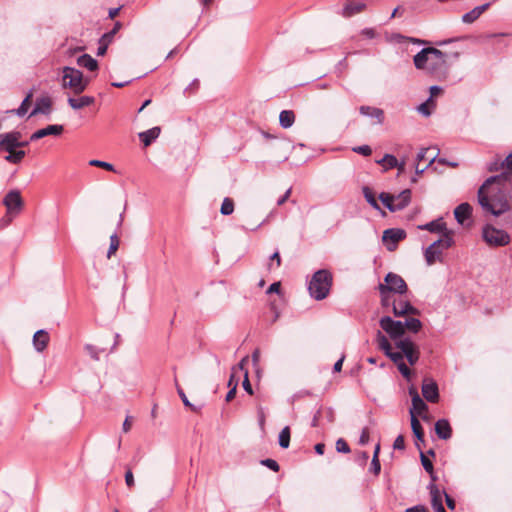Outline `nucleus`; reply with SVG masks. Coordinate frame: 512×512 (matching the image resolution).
Segmentation results:
<instances>
[{
	"label": "nucleus",
	"mask_w": 512,
	"mask_h": 512,
	"mask_svg": "<svg viewBox=\"0 0 512 512\" xmlns=\"http://www.w3.org/2000/svg\"><path fill=\"white\" fill-rule=\"evenodd\" d=\"M85 350L90 355V357L96 361L100 359V353L103 352V350L98 349L97 347L91 344L85 345Z\"/></svg>",
	"instance_id": "nucleus-48"
},
{
	"label": "nucleus",
	"mask_w": 512,
	"mask_h": 512,
	"mask_svg": "<svg viewBox=\"0 0 512 512\" xmlns=\"http://www.w3.org/2000/svg\"><path fill=\"white\" fill-rule=\"evenodd\" d=\"M362 192H363V195L366 199V201L371 205V207H373L374 209H377L379 210L380 209V206L376 200V197H375V194L374 192L372 191V189L368 186H364L362 188Z\"/></svg>",
	"instance_id": "nucleus-39"
},
{
	"label": "nucleus",
	"mask_w": 512,
	"mask_h": 512,
	"mask_svg": "<svg viewBox=\"0 0 512 512\" xmlns=\"http://www.w3.org/2000/svg\"><path fill=\"white\" fill-rule=\"evenodd\" d=\"M279 122L282 128H290L295 122V113L292 110L281 111L279 115Z\"/></svg>",
	"instance_id": "nucleus-33"
},
{
	"label": "nucleus",
	"mask_w": 512,
	"mask_h": 512,
	"mask_svg": "<svg viewBox=\"0 0 512 512\" xmlns=\"http://www.w3.org/2000/svg\"><path fill=\"white\" fill-rule=\"evenodd\" d=\"M411 428H412V432L416 438L415 445L417 446L418 449H421L420 442L421 443L424 442V431H423L420 421L418 420V418L415 415H412V417H411Z\"/></svg>",
	"instance_id": "nucleus-30"
},
{
	"label": "nucleus",
	"mask_w": 512,
	"mask_h": 512,
	"mask_svg": "<svg viewBox=\"0 0 512 512\" xmlns=\"http://www.w3.org/2000/svg\"><path fill=\"white\" fill-rule=\"evenodd\" d=\"M420 450V458H421V463H422V466L423 468L425 469L426 472H428L429 474H433V469H434V466H433V463L431 462V460L427 457V455H425L421 449Z\"/></svg>",
	"instance_id": "nucleus-47"
},
{
	"label": "nucleus",
	"mask_w": 512,
	"mask_h": 512,
	"mask_svg": "<svg viewBox=\"0 0 512 512\" xmlns=\"http://www.w3.org/2000/svg\"><path fill=\"white\" fill-rule=\"evenodd\" d=\"M402 325L404 331L407 329L413 333H417L422 328L421 321L414 317L406 319L404 322H402Z\"/></svg>",
	"instance_id": "nucleus-36"
},
{
	"label": "nucleus",
	"mask_w": 512,
	"mask_h": 512,
	"mask_svg": "<svg viewBox=\"0 0 512 512\" xmlns=\"http://www.w3.org/2000/svg\"><path fill=\"white\" fill-rule=\"evenodd\" d=\"M443 495L445 497V502H446L447 507L450 510H454L456 507V501L449 494H447V492L445 490H443Z\"/></svg>",
	"instance_id": "nucleus-63"
},
{
	"label": "nucleus",
	"mask_w": 512,
	"mask_h": 512,
	"mask_svg": "<svg viewBox=\"0 0 512 512\" xmlns=\"http://www.w3.org/2000/svg\"><path fill=\"white\" fill-rule=\"evenodd\" d=\"M119 244H120V240H119V237H118L117 233H113L110 236V246H109V249H108V252H107V257L108 258H111V256L116 253V251L119 248Z\"/></svg>",
	"instance_id": "nucleus-44"
},
{
	"label": "nucleus",
	"mask_w": 512,
	"mask_h": 512,
	"mask_svg": "<svg viewBox=\"0 0 512 512\" xmlns=\"http://www.w3.org/2000/svg\"><path fill=\"white\" fill-rule=\"evenodd\" d=\"M387 357L390 358V360L395 363L396 365H398L399 363L403 362V354L400 351H397V352H394L392 351V349L390 351H388L386 354H385Z\"/></svg>",
	"instance_id": "nucleus-50"
},
{
	"label": "nucleus",
	"mask_w": 512,
	"mask_h": 512,
	"mask_svg": "<svg viewBox=\"0 0 512 512\" xmlns=\"http://www.w3.org/2000/svg\"><path fill=\"white\" fill-rule=\"evenodd\" d=\"M50 336L46 330H38L33 336V345L38 352H42L47 348Z\"/></svg>",
	"instance_id": "nucleus-23"
},
{
	"label": "nucleus",
	"mask_w": 512,
	"mask_h": 512,
	"mask_svg": "<svg viewBox=\"0 0 512 512\" xmlns=\"http://www.w3.org/2000/svg\"><path fill=\"white\" fill-rule=\"evenodd\" d=\"M392 312L395 317H402L405 315H419L420 311L414 307L408 300H393Z\"/></svg>",
	"instance_id": "nucleus-11"
},
{
	"label": "nucleus",
	"mask_w": 512,
	"mask_h": 512,
	"mask_svg": "<svg viewBox=\"0 0 512 512\" xmlns=\"http://www.w3.org/2000/svg\"><path fill=\"white\" fill-rule=\"evenodd\" d=\"M62 81V86L64 88H70L76 95L84 92L88 86V80L83 78L82 72L68 66L63 69Z\"/></svg>",
	"instance_id": "nucleus-4"
},
{
	"label": "nucleus",
	"mask_w": 512,
	"mask_h": 512,
	"mask_svg": "<svg viewBox=\"0 0 512 512\" xmlns=\"http://www.w3.org/2000/svg\"><path fill=\"white\" fill-rule=\"evenodd\" d=\"M200 87V81L198 79H194L185 89V93L188 95L194 94Z\"/></svg>",
	"instance_id": "nucleus-59"
},
{
	"label": "nucleus",
	"mask_w": 512,
	"mask_h": 512,
	"mask_svg": "<svg viewBox=\"0 0 512 512\" xmlns=\"http://www.w3.org/2000/svg\"><path fill=\"white\" fill-rule=\"evenodd\" d=\"M26 156V152L24 150H13V152H9L8 155L4 157V159L12 164H19Z\"/></svg>",
	"instance_id": "nucleus-38"
},
{
	"label": "nucleus",
	"mask_w": 512,
	"mask_h": 512,
	"mask_svg": "<svg viewBox=\"0 0 512 512\" xmlns=\"http://www.w3.org/2000/svg\"><path fill=\"white\" fill-rule=\"evenodd\" d=\"M379 199L390 212H396L404 209L403 204H395L394 195H391L390 193L381 192L379 194Z\"/></svg>",
	"instance_id": "nucleus-28"
},
{
	"label": "nucleus",
	"mask_w": 512,
	"mask_h": 512,
	"mask_svg": "<svg viewBox=\"0 0 512 512\" xmlns=\"http://www.w3.org/2000/svg\"><path fill=\"white\" fill-rule=\"evenodd\" d=\"M427 489L429 490L430 496H431V505L433 508L442 505V496L443 491H440L438 486L434 483H429L427 486Z\"/></svg>",
	"instance_id": "nucleus-31"
},
{
	"label": "nucleus",
	"mask_w": 512,
	"mask_h": 512,
	"mask_svg": "<svg viewBox=\"0 0 512 512\" xmlns=\"http://www.w3.org/2000/svg\"><path fill=\"white\" fill-rule=\"evenodd\" d=\"M161 129L160 127H153L151 129H148L144 132L139 133V139L143 143L145 147L152 144L153 141H155L159 135H160Z\"/></svg>",
	"instance_id": "nucleus-29"
},
{
	"label": "nucleus",
	"mask_w": 512,
	"mask_h": 512,
	"mask_svg": "<svg viewBox=\"0 0 512 512\" xmlns=\"http://www.w3.org/2000/svg\"><path fill=\"white\" fill-rule=\"evenodd\" d=\"M409 393L412 397V407L410 409V415H422V413L428 410L427 404L419 396L418 392L414 388H410Z\"/></svg>",
	"instance_id": "nucleus-16"
},
{
	"label": "nucleus",
	"mask_w": 512,
	"mask_h": 512,
	"mask_svg": "<svg viewBox=\"0 0 512 512\" xmlns=\"http://www.w3.org/2000/svg\"><path fill=\"white\" fill-rule=\"evenodd\" d=\"M490 5L491 4L488 2L483 5L476 6L462 16V21L466 24L475 22L490 7Z\"/></svg>",
	"instance_id": "nucleus-25"
},
{
	"label": "nucleus",
	"mask_w": 512,
	"mask_h": 512,
	"mask_svg": "<svg viewBox=\"0 0 512 512\" xmlns=\"http://www.w3.org/2000/svg\"><path fill=\"white\" fill-rule=\"evenodd\" d=\"M472 216V206L467 203L459 204L454 210V217L460 225H464Z\"/></svg>",
	"instance_id": "nucleus-19"
},
{
	"label": "nucleus",
	"mask_w": 512,
	"mask_h": 512,
	"mask_svg": "<svg viewBox=\"0 0 512 512\" xmlns=\"http://www.w3.org/2000/svg\"><path fill=\"white\" fill-rule=\"evenodd\" d=\"M64 128L62 125L54 124V125H48L45 128L39 129L31 134L29 141H37L39 139H42L46 136H59L62 134Z\"/></svg>",
	"instance_id": "nucleus-14"
},
{
	"label": "nucleus",
	"mask_w": 512,
	"mask_h": 512,
	"mask_svg": "<svg viewBox=\"0 0 512 512\" xmlns=\"http://www.w3.org/2000/svg\"><path fill=\"white\" fill-rule=\"evenodd\" d=\"M432 102H433L432 98L429 97L425 103H422L418 106V111L424 116H429L431 114V110L429 108V103H432Z\"/></svg>",
	"instance_id": "nucleus-57"
},
{
	"label": "nucleus",
	"mask_w": 512,
	"mask_h": 512,
	"mask_svg": "<svg viewBox=\"0 0 512 512\" xmlns=\"http://www.w3.org/2000/svg\"><path fill=\"white\" fill-rule=\"evenodd\" d=\"M332 283L333 275L329 270L316 271L308 284L310 296L318 301L325 299L329 295Z\"/></svg>",
	"instance_id": "nucleus-2"
},
{
	"label": "nucleus",
	"mask_w": 512,
	"mask_h": 512,
	"mask_svg": "<svg viewBox=\"0 0 512 512\" xmlns=\"http://www.w3.org/2000/svg\"><path fill=\"white\" fill-rule=\"evenodd\" d=\"M486 169L489 172H496L500 169H503V164L501 163L500 159L497 158L487 163Z\"/></svg>",
	"instance_id": "nucleus-54"
},
{
	"label": "nucleus",
	"mask_w": 512,
	"mask_h": 512,
	"mask_svg": "<svg viewBox=\"0 0 512 512\" xmlns=\"http://www.w3.org/2000/svg\"><path fill=\"white\" fill-rule=\"evenodd\" d=\"M352 151L357 154L366 156V157L370 156L372 154V148L369 145H361V146L353 147Z\"/></svg>",
	"instance_id": "nucleus-52"
},
{
	"label": "nucleus",
	"mask_w": 512,
	"mask_h": 512,
	"mask_svg": "<svg viewBox=\"0 0 512 512\" xmlns=\"http://www.w3.org/2000/svg\"><path fill=\"white\" fill-rule=\"evenodd\" d=\"M428 48V53L430 54V58H433V59H454V60H457L460 56V53L459 52H454L452 54H447L435 47H427Z\"/></svg>",
	"instance_id": "nucleus-34"
},
{
	"label": "nucleus",
	"mask_w": 512,
	"mask_h": 512,
	"mask_svg": "<svg viewBox=\"0 0 512 512\" xmlns=\"http://www.w3.org/2000/svg\"><path fill=\"white\" fill-rule=\"evenodd\" d=\"M510 176L507 172H502L497 175H493L488 177L483 184L479 187L478 190H488L489 188H493L492 185L496 184V187H503L504 184L509 180Z\"/></svg>",
	"instance_id": "nucleus-17"
},
{
	"label": "nucleus",
	"mask_w": 512,
	"mask_h": 512,
	"mask_svg": "<svg viewBox=\"0 0 512 512\" xmlns=\"http://www.w3.org/2000/svg\"><path fill=\"white\" fill-rule=\"evenodd\" d=\"M32 97H33V91L31 90L28 92L26 97L23 99L21 105L16 110H13V112H15L16 115L23 117L28 111V108L31 104Z\"/></svg>",
	"instance_id": "nucleus-37"
},
{
	"label": "nucleus",
	"mask_w": 512,
	"mask_h": 512,
	"mask_svg": "<svg viewBox=\"0 0 512 512\" xmlns=\"http://www.w3.org/2000/svg\"><path fill=\"white\" fill-rule=\"evenodd\" d=\"M397 368L399 370V372L401 373V375L403 377H405L407 380L410 379V376H411V370L410 368L405 364V362H401L397 365Z\"/></svg>",
	"instance_id": "nucleus-58"
},
{
	"label": "nucleus",
	"mask_w": 512,
	"mask_h": 512,
	"mask_svg": "<svg viewBox=\"0 0 512 512\" xmlns=\"http://www.w3.org/2000/svg\"><path fill=\"white\" fill-rule=\"evenodd\" d=\"M234 211V201L233 199L229 198V197H225L223 199V202H222V205H221V208H220V212L222 215H225V216H228V215H231Z\"/></svg>",
	"instance_id": "nucleus-43"
},
{
	"label": "nucleus",
	"mask_w": 512,
	"mask_h": 512,
	"mask_svg": "<svg viewBox=\"0 0 512 512\" xmlns=\"http://www.w3.org/2000/svg\"><path fill=\"white\" fill-rule=\"evenodd\" d=\"M405 512H429L427 507L424 505H415L413 507H409L405 510Z\"/></svg>",
	"instance_id": "nucleus-64"
},
{
	"label": "nucleus",
	"mask_w": 512,
	"mask_h": 512,
	"mask_svg": "<svg viewBox=\"0 0 512 512\" xmlns=\"http://www.w3.org/2000/svg\"><path fill=\"white\" fill-rule=\"evenodd\" d=\"M366 8V4L360 0H347L343 7V16L351 17L362 12Z\"/></svg>",
	"instance_id": "nucleus-22"
},
{
	"label": "nucleus",
	"mask_w": 512,
	"mask_h": 512,
	"mask_svg": "<svg viewBox=\"0 0 512 512\" xmlns=\"http://www.w3.org/2000/svg\"><path fill=\"white\" fill-rule=\"evenodd\" d=\"M260 464L269 468L273 472H278L280 470V466H279L278 462L274 459H270V458L263 459L260 461Z\"/></svg>",
	"instance_id": "nucleus-49"
},
{
	"label": "nucleus",
	"mask_w": 512,
	"mask_h": 512,
	"mask_svg": "<svg viewBox=\"0 0 512 512\" xmlns=\"http://www.w3.org/2000/svg\"><path fill=\"white\" fill-rule=\"evenodd\" d=\"M21 132L11 131L0 134V150L7 153L18 148V139H21Z\"/></svg>",
	"instance_id": "nucleus-10"
},
{
	"label": "nucleus",
	"mask_w": 512,
	"mask_h": 512,
	"mask_svg": "<svg viewBox=\"0 0 512 512\" xmlns=\"http://www.w3.org/2000/svg\"><path fill=\"white\" fill-rule=\"evenodd\" d=\"M77 64L89 71H96L98 69V62L89 54H83L79 56L77 59Z\"/></svg>",
	"instance_id": "nucleus-32"
},
{
	"label": "nucleus",
	"mask_w": 512,
	"mask_h": 512,
	"mask_svg": "<svg viewBox=\"0 0 512 512\" xmlns=\"http://www.w3.org/2000/svg\"><path fill=\"white\" fill-rule=\"evenodd\" d=\"M379 325L394 340L400 339L404 335L402 321L394 320L390 316H383Z\"/></svg>",
	"instance_id": "nucleus-8"
},
{
	"label": "nucleus",
	"mask_w": 512,
	"mask_h": 512,
	"mask_svg": "<svg viewBox=\"0 0 512 512\" xmlns=\"http://www.w3.org/2000/svg\"><path fill=\"white\" fill-rule=\"evenodd\" d=\"M422 395L431 403H436L439 400V389L435 381H424L422 384Z\"/></svg>",
	"instance_id": "nucleus-15"
},
{
	"label": "nucleus",
	"mask_w": 512,
	"mask_h": 512,
	"mask_svg": "<svg viewBox=\"0 0 512 512\" xmlns=\"http://www.w3.org/2000/svg\"><path fill=\"white\" fill-rule=\"evenodd\" d=\"M503 164V169H505L504 172L509 173V176H512V153H510L505 160L501 161Z\"/></svg>",
	"instance_id": "nucleus-60"
},
{
	"label": "nucleus",
	"mask_w": 512,
	"mask_h": 512,
	"mask_svg": "<svg viewBox=\"0 0 512 512\" xmlns=\"http://www.w3.org/2000/svg\"><path fill=\"white\" fill-rule=\"evenodd\" d=\"M437 158V153H433L431 148H423L417 154V161H428V164L425 168H427L430 164H432Z\"/></svg>",
	"instance_id": "nucleus-35"
},
{
	"label": "nucleus",
	"mask_w": 512,
	"mask_h": 512,
	"mask_svg": "<svg viewBox=\"0 0 512 512\" xmlns=\"http://www.w3.org/2000/svg\"><path fill=\"white\" fill-rule=\"evenodd\" d=\"M370 471L375 475L378 476L381 471V464L379 458H376V456L372 457L371 465H370Z\"/></svg>",
	"instance_id": "nucleus-56"
},
{
	"label": "nucleus",
	"mask_w": 512,
	"mask_h": 512,
	"mask_svg": "<svg viewBox=\"0 0 512 512\" xmlns=\"http://www.w3.org/2000/svg\"><path fill=\"white\" fill-rule=\"evenodd\" d=\"M396 347L401 350L403 358L406 357L410 365L416 364L419 360V349L410 338L400 339L396 342Z\"/></svg>",
	"instance_id": "nucleus-7"
},
{
	"label": "nucleus",
	"mask_w": 512,
	"mask_h": 512,
	"mask_svg": "<svg viewBox=\"0 0 512 512\" xmlns=\"http://www.w3.org/2000/svg\"><path fill=\"white\" fill-rule=\"evenodd\" d=\"M406 238V232L405 230L401 229V228H389V229H386L384 232H383V241L385 243H387V249L389 251H393L395 246L391 247L389 242H391L392 244H396L398 243L399 241L401 240H404Z\"/></svg>",
	"instance_id": "nucleus-13"
},
{
	"label": "nucleus",
	"mask_w": 512,
	"mask_h": 512,
	"mask_svg": "<svg viewBox=\"0 0 512 512\" xmlns=\"http://www.w3.org/2000/svg\"><path fill=\"white\" fill-rule=\"evenodd\" d=\"M380 298H381V306L383 308L392 307L393 299H392L390 293L383 292V294H380Z\"/></svg>",
	"instance_id": "nucleus-55"
},
{
	"label": "nucleus",
	"mask_w": 512,
	"mask_h": 512,
	"mask_svg": "<svg viewBox=\"0 0 512 512\" xmlns=\"http://www.w3.org/2000/svg\"><path fill=\"white\" fill-rule=\"evenodd\" d=\"M393 448L396 450L405 449V440L403 435H398L393 443Z\"/></svg>",
	"instance_id": "nucleus-62"
},
{
	"label": "nucleus",
	"mask_w": 512,
	"mask_h": 512,
	"mask_svg": "<svg viewBox=\"0 0 512 512\" xmlns=\"http://www.w3.org/2000/svg\"><path fill=\"white\" fill-rule=\"evenodd\" d=\"M435 432L437 436L442 440H448L452 436V428L450 423L446 419H439L435 423Z\"/></svg>",
	"instance_id": "nucleus-24"
},
{
	"label": "nucleus",
	"mask_w": 512,
	"mask_h": 512,
	"mask_svg": "<svg viewBox=\"0 0 512 512\" xmlns=\"http://www.w3.org/2000/svg\"><path fill=\"white\" fill-rule=\"evenodd\" d=\"M411 201V190L405 189L400 192L398 195H394L395 204H403L404 208H406Z\"/></svg>",
	"instance_id": "nucleus-40"
},
{
	"label": "nucleus",
	"mask_w": 512,
	"mask_h": 512,
	"mask_svg": "<svg viewBox=\"0 0 512 512\" xmlns=\"http://www.w3.org/2000/svg\"><path fill=\"white\" fill-rule=\"evenodd\" d=\"M52 110V100L49 96L40 97L36 100L34 109L30 113V117L37 114L49 115Z\"/></svg>",
	"instance_id": "nucleus-18"
},
{
	"label": "nucleus",
	"mask_w": 512,
	"mask_h": 512,
	"mask_svg": "<svg viewBox=\"0 0 512 512\" xmlns=\"http://www.w3.org/2000/svg\"><path fill=\"white\" fill-rule=\"evenodd\" d=\"M359 112L363 116H368L376 119L377 124H383L385 120V113L381 108L362 105L359 107Z\"/></svg>",
	"instance_id": "nucleus-20"
},
{
	"label": "nucleus",
	"mask_w": 512,
	"mask_h": 512,
	"mask_svg": "<svg viewBox=\"0 0 512 512\" xmlns=\"http://www.w3.org/2000/svg\"><path fill=\"white\" fill-rule=\"evenodd\" d=\"M483 240L491 247H504L511 241L510 235L503 229H498L491 224L482 228Z\"/></svg>",
	"instance_id": "nucleus-5"
},
{
	"label": "nucleus",
	"mask_w": 512,
	"mask_h": 512,
	"mask_svg": "<svg viewBox=\"0 0 512 512\" xmlns=\"http://www.w3.org/2000/svg\"><path fill=\"white\" fill-rule=\"evenodd\" d=\"M177 392H178V395L181 398L184 406L190 408L192 411H196L195 406L188 400L185 392L183 391V389L181 387H179V386L177 387Z\"/></svg>",
	"instance_id": "nucleus-53"
},
{
	"label": "nucleus",
	"mask_w": 512,
	"mask_h": 512,
	"mask_svg": "<svg viewBox=\"0 0 512 512\" xmlns=\"http://www.w3.org/2000/svg\"><path fill=\"white\" fill-rule=\"evenodd\" d=\"M477 197L481 208L494 216H501L511 209L512 196L504 187L489 188V191L478 190Z\"/></svg>",
	"instance_id": "nucleus-1"
},
{
	"label": "nucleus",
	"mask_w": 512,
	"mask_h": 512,
	"mask_svg": "<svg viewBox=\"0 0 512 512\" xmlns=\"http://www.w3.org/2000/svg\"><path fill=\"white\" fill-rule=\"evenodd\" d=\"M336 450L337 452L344 454H347L351 451L348 443L343 438H339L336 441Z\"/></svg>",
	"instance_id": "nucleus-51"
},
{
	"label": "nucleus",
	"mask_w": 512,
	"mask_h": 512,
	"mask_svg": "<svg viewBox=\"0 0 512 512\" xmlns=\"http://www.w3.org/2000/svg\"><path fill=\"white\" fill-rule=\"evenodd\" d=\"M380 164H386L387 168H395L398 167V160L394 155L386 154L380 161Z\"/></svg>",
	"instance_id": "nucleus-46"
},
{
	"label": "nucleus",
	"mask_w": 512,
	"mask_h": 512,
	"mask_svg": "<svg viewBox=\"0 0 512 512\" xmlns=\"http://www.w3.org/2000/svg\"><path fill=\"white\" fill-rule=\"evenodd\" d=\"M408 286L405 280L398 274L389 272L384 277V282L379 283L378 291L380 294L383 292L395 293L403 295L407 292Z\"/></svg>",
	"instance_id": "nucleus-6"
},
{
	"label": "nucleus",
	"mask_w": 512,
	"mask_h": 512,
	"mask_svg": "<svg viewBox=\"0 0 512 512\" xmlns=\"http://www.w3.org/2000/svg\"><path fill=\"white\" fill-rule=\"evenodd\" d=\"M430 61V54L428 53V48L425 47L421 51H419L414 57L413 62L418 70H424L428 68Z\"/></svg>",
	"instance_id": "nucleus-26"
},
{
	"label": "nucleus",
	"mask_w": 512,
	"mask_h": 512,
	"mask_svg": "<svg viewBox=\"0 0 512 512\" xmlns=\"http://www.w3.org/2000/svg\"><path fill=\"white\" fill-rule=\"evenodd\" d=\"M95 102V98L93 96H81L79 98H68L69 106L74 110L82 109L86 106H90Z\"/></svg>",
	"instance_id": "nucleus-27"
},
{
	"label": "nucleus",
	"mask_w": 512,
	"mask_h": 512,
	"mask_svg": "<svg viewBox=\"0 0 512 512\" xmlns=\"http://www.w3.org/2000/svg\"><path fill=\"white\" fill-rule=\"evenodd\" d=\"M450 66L451 64L449 63V59L440 60L430 58L427 71L429 74L440 78L441 76H445L448 73Z\"/></svg>",
	"instance_id": "nucleus-12"
},
{
	"label": "nucleus",
	"mask_w": 512,
	"mask_h": 512,
	"mask_svg": "<svg viewBox=\"0 0 512 512\" xmlns=\"http://www.w3.org/2000/svg\"><path fill=\"white\" fill-rule=\"evenodd\" d=\"M89 165L98 167V168H102L104 170L111 171V172H117L115 167L111 163L106 162V161L93 159V160L89 161Z\"/></svg>",
	"instance_id": "nucleus-45"
},
{
	"label": "nucleus",
	"mask_w": 512,
	"mask_h": 512,
	"mask_svg": "<svg viewBox=\"0 0 512 512\" xmlns=\"http://www.w3.org/2000/svg\"><path fill=\"white\" fill-rule=\"evenodd\" d=\"M422 230H427L432 233H441L442 237H444V234L446 232H453L452 230L447 229L446 223L444 222L443 218H438L436 220H433L429 223H426L424 225L419 226Z\"/></svg>",
	"instance_id": "nucleus-21"
},
{
	"label": "nucleus",
	"mask_w": 512,
	"mask_h": 512,
	"mask_svg": "<svg viewBox=\"0 0 512 512\" xmlns=\"http://www.w3.org/2000/svg\"><path fill=\"white\" fill-rule=\"evenodd\" d=\"M369 439H370L369 429L367 427H364L362 429L360 437H359V444L364 446V445L368 444Z\"/></svg>",
	"instance_id": "nucleus-61"
},
{
	"label": "nucleus",
	"mask_w": 512,
	"mask_h": 512,
	"mask_svg": "<svg viewBox=\"0 0 512 512\" xmlns=\"http://www.w3.org/2000/svg\"><path fill=\"white\" fill-rule=\"evenodd\" d=\"M290 436H291L290 428H289V426H285L279 433L278 442H279L280 447H282L284 449L289 447Z\"/></svg>",
	"instance_id": "nucleus-42"
},
{
	"label": "nucleus",
	"mask_w": 512,
	"mask_h": 512,
	"mask_svg": "<svg viewBox=\"0 0 512 512\" xmlns=\"http://www.w3.org/2000/svg\"><path fill=\"white\" fill-rule=\"evenodd\" d=\"M453 235V232H446L444 237L434 241L424 250V257L429 266L436 261L442 262L443 251L451 248L455 243Z\"/></svg>",
	"instance_id": "nucleus-3"
},
{
	"label": "nucleus",
	"mask_w": 512,
	"mask_h": 512,
	"mask_svg": "<svg viewBox=\"0 0 512 512\" xmlns=\"http://www.w3.org/2000/svg\"><path fill=\"white\" fill-rule=\"evenodd\" d=\"M376 340L379 349L382 350L385 354L392 349L391 343L389 342L388 338L384 334H382L381 331L377 332Z\"/></svg>",
	"instance_id": "nucleus-41"
},
{
	"label": "nucleus",
	"mask_w": 512,
	"mask_h": 512,
	"mask_svg": "<svg viewBox=\"0 0 512 512\" xmlns=\"http://www.w3.org/2000/svg\"><path fill=\"white\" fill-rule=\"evenodd\" d=\"M3 204L7 209L8 215L19 214L23 207V200L20 191H9L3 199Z\"/></svg>",
	"instance_id": "nucleus-9"
}]
</instances>
